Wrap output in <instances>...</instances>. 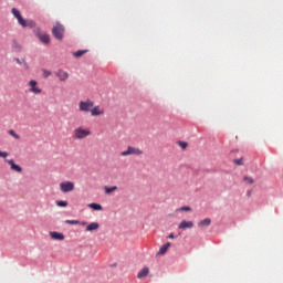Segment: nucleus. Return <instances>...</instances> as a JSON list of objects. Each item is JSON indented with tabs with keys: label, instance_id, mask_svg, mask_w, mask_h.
<instances>
[{
	"label": "nucleus",
	"instance_id": "obj_13",
	"mask_svg": "<svg viewBox=\"0 0 283 283\" xmlns=\"http://www.w3.org/2000/svg\"><path fill=\"white\" fill-rule=\"evenodd\" d=\"M99 228H101V224H98V222H92L86 227L85 231L87 232L98 231Z\"/></svg>",
	"mask_w": 283,
	"mask_h": 283
},
{
	"label": "nucleus",
	"instance_id": "obj_19",
	"mask_svg": "<svg viewBox=\"0 0 283 283\" xmlns=\"http://www.w3.org/2000/svg\"><path fill=\"white\" fill-rule=\"evenodd\" d=\"M210 226H211V219L209 218H206L198 223V227H210Z\"/></svg>",
	"mask_w": 283,
	"mask_h": 283
},
{
	"label": "nucleus",
	"instance_id": "obj_1",
	"mask_svg": "<svg viewBox=\"0 0 283 283\" xmlns=\"http://www.w3.org/2000/svg\"><path fill=\"white\" fill-rule=\"evenodd\" d=\"M13 17L17 18L18 23L22 27V28H35L36 23L32 20H25L23 19V17L21 15V11H19L17 8H13L11 10Z\"/></svg>",
	"mask_w": 283,
	"mask_h": 283
},
{
	"label": "nucleus",
	"instance_id": "obj_3",
	"mask_svg": "<svg viewBox=\"0 0 283 283\" xmlns=\"http://www.w3.org/2000/svg\"><path fill=\"white\" fill-rule=\"evenodd\" d=\"M52 34L57 41H63V36L65 35V27L60 22H56L52 28Z\"/></svg>",
	"mask_w": 283,
	"mask_h": 283
},
{
	"label": "nucleus",
	"instance_id": "obj_29",
	"mask_svg": "<svg viewBox=\"0 0 283 283\" xmlns=\"http://www.w3.org/2000/svg\"><path fill=\"white\" fill-rule=\"evenodd\" d=\"M233 163H234V165H244V161H243V159L242 158H240V159H234L233 160Z\"/></svg>",
	"mask_w": 283,
	"mask_h": 283
},
{
	"label": "nucleus",
	"instance_id": "obj_8",
	"mask_svg": "<svg viewBox=\"0 0 283 283\" xmlns=\"http://www.w3.org/2000/svg\"><path fill=\"white\" fill-rule=\"evenodd\" d=\"M54 74H55L57 81H60V83H65L67 81V78H70V73H67V71H64L61 69L55 71Z\"/></svg>",
	"mask_w": 283,
	"mask_h": 283
},
{
	"label": "nucleus",
	"instance_id": "obj_23",
	"mask_svg": "<svg viewBox=\"0 0 283 283\" xmlns=\"http://www.w3.org/2000/svg\"><path fill=\"white\" fill-rule=\"evenodd\" d=\"M52 73L50 72V71H48V70H42V76H43V78H50V75H51Z\"/></svg>",
	"mask_w": 283,
	"mask_h": 283
},
{
	"label": "nucleus",
	"instance_id": "obj_32",
	"mask_svg": "<svg viewBox=\"0 0 283 283\" xmlns=\"http://www.w3.org/2000/svg\"><path fill=\"white\" fill-rule=\"evenodd\" d=\"M78 224H82V227H85L87 222L83 221V222H80Z\"/></svg>",
	"mask_w": 283,
	"mask_h": 283
},
{
	"label": "nucleus",
	"instance_id": "obj_18",
	"mask_svg": "<svg viewBox=\"0 0 283 283\" xmlns=\"http://www.w3.org/2000/svg\"><path fill=\"white\" fill-rule=\"evenodd\" d=\"M104 191L105 193L109 195V193H114V191H118V187L117 186H113V187H104Z\"/></svg>",
	"mask_w": 283,
	"mask_h": 283
},
{
	"label": "nucleus",
	"instance_id": "obj_27",
	"mask_svg": "<svg viewBox=\"0 0 283 283\" xmlns=\"http://www.w3.org/2000/svg\"><path fill=\"white\" fill-rule=\"evenodd\" d=\"M55 205L57 207H67V201H56Z\"/></svg>",
	"mask_w": 283,
	"mask_h": 283
},
{
	"label": "nucleus",
	"instance_id": "obj_31",
	"mask_svg": "<svg viewBox=\"0 0 283 283\" xmlns=\"http://www.w3.org/2000/svg\"><path fill=\"white\" fill-rule=\"evenodd\" d=\"M174 238H175V237H174V233H170V234L168 235V239H169V240H174Z\"/></svg>",
	"mask_w": 283,
	"mask_h": 283
},
{
	"label": "nucleus",
	"instance_id": "obj_15",
	"mask_svg": "<svg viewBox=\"0 0 283 283\" xmlns=\"http://www.w3.org/2000/svg\"><path fill=\"white\" fill-rule=\"evenodd\" d=\"M147 275H149V268H144L138 272L137 277L138 280H143L144 277H147Z\"/></svg>",
	"mask_w": 283,
	"mask_h": 283
},
{
	"label": "nucleus",
	"instance_id": "obj_16",
	"mask_svg": "<svg viewBox=\"0 0 283 283\" xmlns=\"http://www.w3.org/2000/svg\"><path fill=\"white\" fill-rule=\"evenodd\" d=\"M14 61L18 63V65H23L24 70H29L30 66L28 65L25 59L15 57Z\"/></svg>",
	"mask_w": 283,
	"mask_h": 283
},
{
	"label": "nucleus",
	"instance_id": "obj_21",
	"mask_svg": "<svg viewBox=\"0 0 283 283\" xmlns=\"http://www.w3.org/2000/svg\"><path fill=\"white\" fill-rule=\"evenodd\" d=\"M83 54H87V50H80L73 53V56H75V59H80V56H83Z\"/></svg>",
	"mask_w": 283,
	"mask_h": 283
},
{
	"label": "nucleus",
	"instance_id": "obj_10",
	"mask_svg": "<svg viewBox=\"0 0 283 283\" xmlns=\"http://www.w3.org/2000/svg\"><path fill=\"white\" fill-rule=\"evenodd\" d=\"M105 115V108L101 106H93L91 108V116L96 117V116H104Z\"/></svg>",
	"mask_w": 283,
	"mask_h": 283
},
{
	"label": "nucleus",
	"instance_id": "obj_20",
	"mask_svg": "<svg viewBox=\"0 0 283 283\" xmlns=\"http://www.w3.org/2000/svg\"><path fill=\"white\" fill-rule=\"evenodd\" d=\"M88 207H90V209H93L94 211H102L103 210V206H101L98 203H90Z\"/></svg>",
	"mask_w": 283,
	"mask_h": 283
},
{
	"label": "nucleus",
	"instance_id": "obj_5",
	"mask_svg": "<svg viewBox=\"0 0 283 283\" xmlns=\"http://www.w3.org/2000/svg\"><path fill=\"white\" fill-rule=\"evenodd\" d=\"M119 156H143V150L140 148L128 146L126 150L119 154Z\"/></svg>",
	"mask_w": 283,
	"mask_h": 283
},
{
	"label": "nucleus",
	"instance_id": "obj_9",
	"mask_svg": "<svg viewBox=\"0 0 283 283\" xmlns=\"http://www.w3.org/2000/svg\"><path fill=\"white\" fill-rule=\"evenodd\" d=\"M35 35L41 41V43H44V45L50 43V34L41 32V29L35 30Z\"/></svg>",
	"mask_w": 283,
	"mask_h": 283
},
{
	"label": "nucleus",
	"instance_id": "obj_26",
	"mask_svg": "<svg viewBox=\"0 0 283 283\" xmlns=\"http://www.w3.org/2000/svg\"><path fill=\"white\" fill-rule=\"evenodd\" d=\"M244 182H247V185H253L254 180L251 177H244Z\"/></svg>",
	"mask_w": 283,
	"mask_h": 283
},
{
	"label": "nucleus",
	"instance_id": "obj_25",
	"mask_svg": "<svg viewBox=\"0 0 283 283\" xmlns=\"http://www.w3.org/2000/svg\"><path fill=\"white\" fill-rule=\"evenodd\" d=\"M65 224H81V221H78V220H66Z\"/></svg>",
	"mask_w": 283,
	"mask_h": 283
},
{
	"label": "nucleus",
	"instance_id": "obj_28",
	"mask_svg": "<svg viewBox=\"0 0 283 283\" xmlns=\"http://www.w3.org/2000/svg\"><path fill=\"white\" fill-rule=\"evenodd\" d=\"M177 211H191V207H189V206H184V207L177 209Z\"/></svg>",
	"mask_w": 283,
	"mask_h": 283
},
{
	"label": "nucleus",
	"instance_id": "obj_7",
	"mask_svg": "<svg viewBox=\"0 0 283 283\" xmlns=\"http://www.w3.org/2000/svg\"><path fill=\"white\" fill-rule=\"evenodd\" d=\"M60 190L62 193H70L74 190V182L72 181H64L60 184Z\"/></svg>",
	"mask_w": 283,
	"mask_h": 283
},
{
	"label": "nucleus",
	"instance_id": "obj_22",
	"mask_svg": "<svg viewBox=\"0 0 283 283\" xmlns=\"http://www.w3.org/2000/svg\"><path fill=\"white\" fill-rule=\"evenodd\" d=\"M10 136H12V138H15V140L21 139V136L19 134H17L14 130L10 129L9 130Z\"/></svg>",
	"mask_w": 283,
	"mask_h": 283
},
{
	"label": "nucleus",
	"instance_id": "obj_30",
	"mask_svg": "<svg viewBox=\"0 0 283 283\" xmlns=\"http://www.w3.org/2000/svg\"><path fill=\"white\" fill-rule=\"evenodd\" d=\"M0 158H8V153L0 150Z\"/></svg>",
	"mask_w": 283,
	"mask_h": 283
},
{
	"label": "nucleus",
	"instance_id": "obj_2",
	"mask_svg": "<svg viewBox=\"0 0 283 283\" xmlns=\"http://www.w3.org/2000/svg\"><path fill=\"white\" fill-rule=\"evenodd\" d=\"M88 136H92V130L90 128L80 126L73 130L74 140H85Z\"/></svg>",
	"mask_w": 283,
	"mask_h": 283
},
{
	"label": "nucleus",
	"instance_id": "obj_24",
	"mask_svg": "<svg viewBox=\"0 0 283 283\" xmlns=\"http://www.w3.org/2000/svg\"><path fill=\"white\" fill-rule=\"evenodd\" d=\"M177 145H179L181 149H187V147H189V144L187 142H178Z\"/></svg>",
	"mask_w": 283,
	"mask_h": 283
},
{
	"label": "nucleus",
	"instance_id": "obj_14",
	"mask_svg": "<svg viewBox=\"0 0 283 283\" xmlns=\"http://www.w3.org/2000/svg\"><path fill=\"white\" fill-rule=\"evenodd\" d=\"M50 238H51L52 240H65V235H63V233H61V232H55V231L50 232Z\"/></svg>",
	"mask_w": 283,
	"mask_h": 283
},
{
	"label": "nucleus",
	"instance_id": "obj_12",
	"mask_svg": "<svg viewBox=\"0 0 283 283\" xmlns=\"http://www.w3.org/2000/svg\"><path fill=\"white\" fill-rule=\"evenodd\" d=\"M8 165H10L11 169L13 171H18V174H21V171H23V169L21 168V166L14 164V160L10 159V160H7Z\"/></svg>",
	"mask_w": 283,
	"mask_h": 283
},
{
	"label": "nucleus",
	"instance_id": "obj_4",
	"mask_svg": "<svg viewBox=\"0 0 283 283\" xmlns=\"http://www.w3.org/2000/svg\"><path fill=\"white\" fill-rule=\"evenodd\" d=\"M92 107H94V101L86 99V101H80L78 103V111L83 113L92 112Z\"/></svg>",
	"mask_w": 283,
	"mask_h": 283
},
{
	"label": "nucleus",
	"instance_id": "obj_6",
	"mask_svg": "<svg viewBox=\"0 0 283 283\" xmlns=\"http://www.w3.org/2000/svg\"><path fill=\"white\" fill-rule=\"evenodd\" d=\"M28 85L29 92H31V94H34L35 96L43 94V90L39 87V82H36L35 80L29 81Z\"/></svg>",
	"mask_w": 283,
	"mask_h": 283
},
{
	"label": "nucleus",
	"instance_id": "obj_11",
	"mask_svg": "<svg viewBox=\"0 0 283 283\" xmlns=\"http://www.w3.org/2000/svg\"><path fill=\"white\" fill-rule=\"evenodd\" d=\"M178 229H180L181 231H185L187 229H193V221L182 220L179 223Z\"/></svg>",
	"mask_w": 283,
	"mask_h": 283
},
{
	"label": "nucleus",
	"instance_id": "obj_17",
	"mask_svg": "<svg viewBox=\"0 0 283 283\" xmlns=\"http://www.w3.org/2000/svg\"><path fill=\"white\" fill-rule=\"evenodd\" d=\"M169 247H171V243L167 242L166 244H164L158 252V255H165L166 251L169 250Z\"/></svg>",
	"mask_w": 283,
	"mask_h": 283
}]
</instances>
